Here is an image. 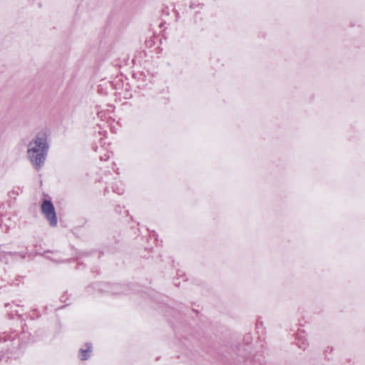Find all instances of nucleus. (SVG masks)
I'll return each instance as SVG.
<instances>
[{"label": "nucleus", "instance_id": "f257e3e1", "mask_svg": "<svg viewBox=\"0 0 365 365\" xmlns=\"http://www.w3.org/2000/svg\"><path fill=\"white\" fill-rule=\"evenodd\" d=\"M49 149L46 132L38 133L27 145L26 157L33 168L39 170L45 164Z\"/></svg>", "mask_w": 365, "mask_h": 365}, {"label": "nucleus", "instance_id": "f03ea898", "mask_svg": "<svg viewBox=\"0 0 365 365\" xmlns=\"http://www.w3.org/2000/svg\"><path fill=\"white\" fill-rule=\"evenodd\" d=\"M41 212L44 215L46 220L51 227L57 225L58 220L55 208L53 203L48 200H44L41 204Z\"/></svg>", "mask_w": 365, "mask_h": 365}, {"label": "nucleus", "instance_id": "7ed1b4c3", "mask_svg": "<svg viewBox=\"0 0 365 365\" xmlns=\"http://www.w3.org/2000/svg\"><path fill=\"white\" fill-rule=\"evenodd\" d=\"M93 352V346L91 343H85L79 349L78 357L81 361H86L91 358Z\"/></svg>", "mask_w": 365, "mask_h": 365}]
</instances>
